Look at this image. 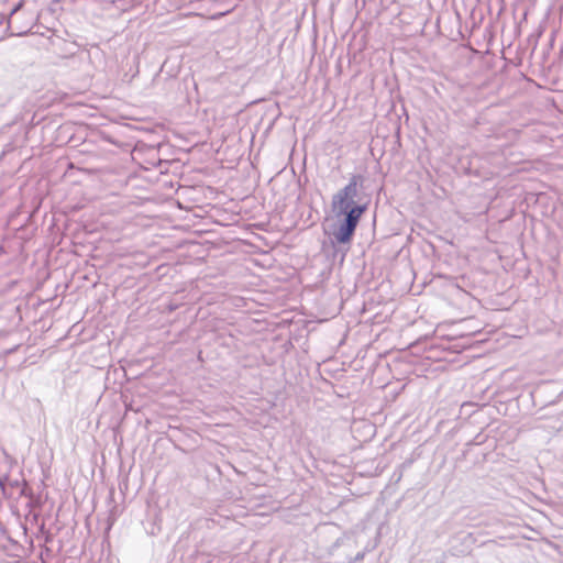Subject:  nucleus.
<instances>
[{"mask_svg":"<svg viewBox=\"0 0 563 563\" xmlns=\"http://www.w3.org/2000/svg\"><path fill=\"white\" fill-rule=\"evenodd\" d=\"M358 177L353 176L349 184L339 190L332 198V208L334 211L346 212L354 206V199L357 195Z\"/></svg>","mask_w":563,"mask_h":563,"instance_id":"f257e3e1","label":"nucleus"},{"mask_svg":"<svg viewBox=\"0 0 563 563\" xmlns=\"http://www.w3.org/2000/svg\"><path fill=\"white\" fill-rule=\"evenodd\" d=\"M364 211H365V207L354 206L353 208H351L349 211L345 212L346 213L345 223L343 225H341V228L339 229V231L335 235L338 242L347 243L351 241V239L354 234V231L357 227V223L360 221V218L362 217Z\"/></svg>","mask_w":563,"mask_h":563,"instance_id":"f03ea898","label":"nucleus"}]
</instances>
